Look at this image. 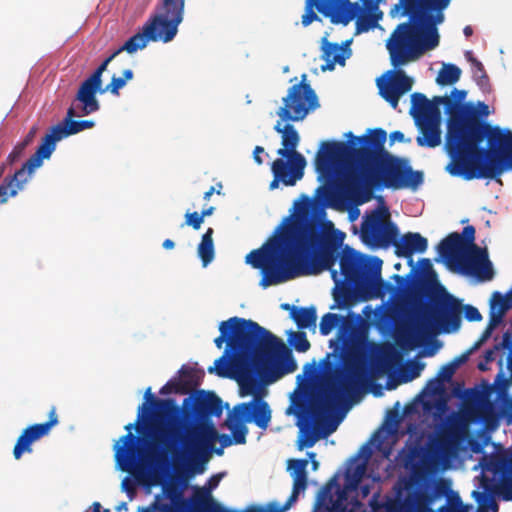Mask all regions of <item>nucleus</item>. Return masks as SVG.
Listing matches in <instances>:
<instances>
[{
    "label": "nucleus",
    "mask_w": 512,
    "mask_h": 512,
    "mask_svg": "<svg viewBox=\"0 0 512 512\" xmlns=\"http://www.w3.org/2000/svg\"><path fill=\"white\" fill-rule=\"evenodd\" d=\"M48 417V421L30 425L22 431L13 448V456L16 460H19L25 453H32V444L47 436L52 427L59 423L56 407L53 406L50 409Z\"/></svg>",
    "instance_id": "obj_20"
},
{
    "label": "nucleus",
    "mask_w": 512,
    "mask_h": 512,
    "mask_svg": "<svg viewBox=\"0 0 512 512\" xmlns=\"http://www.w3.org/2000/svg\"><path fill=\"white\" fill-rule=\"evenodd\" d=\"M134 424L129 423L125 426L128 431L126 435H123L119 441L115 444V458L117 463L121 466L122 470H129L130 467L136 464V442L137 438L131 433V429Z\"/></svg>",
    "instance_id": "obj_26"
},
{
    "label": "nucleus",
    "mask_w": 512,
    "mask_h": 512,
    "mask_svg": "<svg viewBox=\"0 0 512 512\" xmlns=\"http://www.w3.org/2000/svg\"><path fill=\"white\" fill-rule=\"evenodd\" d=\"M228 362L232 365V351L224 350L223 355L215 360L214 367L208 368V372L213 373L216 371L217 375L225 377L227 376L226 366Z\"/></svg>",
    "instance_id": "obj_49"
},
{
    "label": "nucleus",
    "mask_w": 512,
    "mask_h": 512,
    "mask_svg": "<svg viewBox=\"0 0 512 512\" xmlns=\"http://www.w3.org/2000/svg\"><path fill=\"white\" fill-rule=\"evenodd\" d=\"M480 487L483 491L475 490L472 492V497L478 504L477 512H498L499 506L492 494L493 479H489V476L481 474Z\"/></svg>",
    "instance_id": "obj_30"
},
{
    "label": "nucleus",
    "mask_w": 512,
    "mask_h": 512,
    "mask_svg": "<svg viewBox=\"0 0 512 512\" xmlns=\"http://www.w3.org/2000/svg\"><path fill=\"white\" fill-rule=\"evenodd\" d=\"M307 487H304V486H300L297 488L296 485H293V488H292V493L290 495V497L288 498V500L286 501V503L284 505H288V509L290 508L291 504L296 501V499L298 498V495L300 492L304 491Z\"/></svg>",
    "instance_id": "obj_63"
},
{
    "label": "nucleus",
    "mask_w": 512,
    "mask_h": 512,
    "mask_svg": "<svg viewBox=\"0 0 512 512\" xmlns=\"http://www.w3.org/2000/svg\"><path fill=\"white\" fill-rule=\"evenodd\" d=\"M391 244L395 247V254L409 259L410 263L414 253H424L428 248L427 239L416 232L405 233L400 239L396 237Z\"/></svg>",
    "instance_id": "obj_27"
},
{
    "label": "nucleus",
    "mask_w": 512,
    "mask_h": 512,
    "mask_svg": "<svg viewBox=\"0 0 512 512\" xmlns=\"http://www.w3.org/2000/svg\"><path fill=\"white\" fill-rule=\"evenodd\" d=\"M185 0H162L156 13L143 25L142 31L126 41L129 50L144 49L149 41L164 43L174 39L183 21Z\"/></svg>",
    "instance_id": "obj_10"
},
{
    "label": "nucleus",
    "mask_w": 512,
    "mask_h": 512,
    "mask_svg": "<svg viewBox=\"0 0 512 512\" xmlns=\"http://www.w3.org/2000/svg\"><path fill=\"white\" fill-rule=\"evenodd\" d=\"M370 456L371 450L363 446L346 469L344 487L341 488L334 475L319 491L313 512H354L348 508V492L358 489L366 474Z\"/></svg>",
    "instance_id": "obj_9"
},
{
    "label": "nucleus",
    "mask_w": 512,
    "mask_h": 512,
    "mask_svg": "<svg viewBox=\"0 0 512 512\" xmlns=\"http://www.w3.org/2000/svg\"><path fill=\"white\" fill-rule=\"evenodd\" d=\"M451 0H403L407 22L399 24L387 41L391 64L401 66L415 56L439 45L437 25Z\"/></svg>",
    "instance_id": "obj_6"
},
{
    "label": "nucleus",
    "mask_w": 512,
    "mask_h": 512,
    "mask_svg": "<svg viewBox=\"0 0 512 512\" xmlns=\"http://www.w3.org/2000/svg\"><path fill=\"white\" fill-rule=\"evenodd\" d=\"M463 305L448 292H444L434 301L430 314L431 322L444 333L456 332L461 325Z\"/></svg>",
    "instance_id": "obj_18"
},
{
    "label": "nucleus",
    "mask_w": 512,
    "mask_h": 512,
    "mask_svg": "<svg viewBox=\"0 0 512 512\" xmlns=\"http://www.w3.org/2000/svg\"><path fill=\"white\" fill-rule=\"evenodd\" d=\"M339 264L344 281L349 285L356 288L384 285L381 279L382 260L377 257L367 258L346 247L340 256Z\"/></svg>",
    "instance_id": "obj_13"
},
{
    "label": "nucleus",
    "mask_w": 512,
    "mask_h": 512,
    "mask_svg": "<svg viewBox=\"0 0 512 512\" xmlns=\"http://www.w3.org/2000/svg\"><path fill=\"white\" fill-rule=\"evenodd\" d=\"M322 58L326 61V65L322 66V70H333L335 64H345V57L340 51V46L337 43H330L326 39L323 40L322 45Z\"/></svg>",
    "instance_id": "obj_38"
},
{
    "label": "nucleus",
    "mask_w": 512,
    "mask_h": 512,
    "mask_svg": "<svg viewBox=\"0 0 512 512\" xmlns=\"http://www.w3.org/2000/svg\"><path fill=\"white\" fill-rule=\"evenodd\" d=\"M467 355H462L459 358L454 359L453 361L443 365L435 379L429 382L430 389L436 393L440 389H442V385L444 382H448L452 379L457 367L466 361Z\"/></svg>",
    "instance_id": "obj_36"
},
{
    "label": "nucleus",
    "mask_w": 512,
    "mask_h": 512,
    "mask_svg": "<svg viewBox=\"0 0 512 512\" xmlns=\"http://www.w3.org/2000/svg\"><path fill=\"white\" fill-rule=\"evenodd\" d=\"M491 415H492V405L490 403L483 404V405L479 406L476 410V416L480 420L487 421Z\"/></svg>",
    "instance_id": "obj_58"
},
{
    "label": "nucleus",
    "mask_w": 512,
    "mask_h": 512,
    "mask_svg": "<svg viewBox=\"0 0 512 512\" xmlns=\"http://www.w3.org/2000/svg\"><path fill=\"white\" fill-rule=\"evenodd\" d=\"M493 481L492 494H496L504 501H512V475H504Z\"/></svg>",
    "instance_id": "obj_44"
},
{
    "label": "nucleus",
    "mask_w": 512,
    "mask_h": 512,
    "mask_svg": "<svg viewBox=\"0 0 512 512\" xmlns=\"http://www.w3.org/2000/svg\"><path fill=\"white\" fill-rule=\"evenodd\" d=\"M446 171L464 180L497 179L512 170V131L489 122L471 123L469 135L445 147Z\"/></svg>",
    "instance_id": "obj_5"
},
{
    "label": "nucleus",
    "mask_w": 512,
    "mask_h": 512,
    "mask_svg": "<svg viewBox=\"0 0 512 512\" xmlns=\"http://www.w3.org/2000/svg\"><path fill=\"white\" fill-rule=\"evenodd\" d=\"M126 47V42L119 47L116 51H114L110 56H108L96 69L95 71L89 76L90 78H94V80L102 83V74L106 71L109 63L121 52L126 51L127 53H135L136 50H129Z\"/></svg>",
    "instance_id": "obj_47"
},
{
    "label": "nucleus",
    "mask_w": 512,
    "mask_h": 512,
    "mask_svg": "<svg viewBox=\"0 0 512 512\" xmlns=\"http://www.w3.org/2000/svg\"><path fill=\"white\" fill-rule=\"evenodd\" d=\"M462 109L464 110V118L452 119L449 143L454 140H461L463 137L469 135V129L472 122H487L484 118H486L490 113L488 105L484 102H478L477 106L472 103H466Z\"/></svg>",
    "instance_id": "obj_23"
},
{
    "label": "nucleus",
    "mask_w": 512,
    "mask_h": 512,
    "mask_svg": "<svg viewBox=\"0 0 512 512\" xmlns=\"http://www.w3.org/2000/svg\"><path fill=\"white\" fill-rule=\"evenodd\" d=\"M80 115L82 114H78L72 104L67 110L66 117L49 129L36 152L24 163L28 175H32L34 170L42 165L44 159L50 158L58 141L95 126L92 120H73L75 116Z\"/></svg>",
    "instance_id": "obj_12"
},
{
    "label": "nucleus",
    "mask_w": 512,
    "mask_h": 512,
    "mask_svg": "<svg viewBox=\"0 0 512 512\" xmlns=\"http://www.w3.org/2000/svg\"><path fill=\"white\" fill-rule=\"evenodd\" d=\"M178 390H179V388L175 382V379H171L164 386H162L159 393L162 395H167V394H171V393L178 394Z\"/></svg>",
    "instance_id": "obj_60"
},
{
    "label": "nucleus",
    "mask_w": 512,
    "mask_h": 512,
    "mask_svg": "<svg viewBox=\"0 0 512 512\" xmlns=\"http://www.w3.org/2000/svg\"><path fill=\"white\" fill-rule=\"evenodd\" d=\"M421 135L416 142L421 147L435 148L441 143V122L416 123Z\"/></svg>",
    "instance_id": "obj_34"
},
{
    "label": "nucleus",
    "mask_w": 512,
    "mask_h": 512,
    "mask_svg": "<svg viewBox=\"0 0 512 512\" xmlns=\"http://www.w3.org/2000/svg\"><path fill=\"white\" fill-rule=\"evenodd\" d=\"M290 343L298 352H306L310 348V342L307 339L306 333L303 331L294 332Z\"/></svg>",
    "instance_id": "obj_51"
},
{
    "label": "nucleus",
    "mask_w": 512,
    "mask_h": 512,
    "mask_svg": "<svg viewBox=\"0 0 512 512\" xmlns=\"http://www.w3.org/2000/svg\"><path fill=\"white\" fill-rule=\"evenodd\" d=\"M307 459H290L288 460V471L293 478V485L297 488L300 486L307 487Z\"/></svg>",
    "instance_id": "obj_40"
},
{
    "label": "nucleus",
    "mask_w": 512,
    "mask_h": 512,
    "mask_svg": "<svg viewBox=\"0 0 512 512\" xmlns=\"http://www.w3.org/2000/svg\"><path fill=\"white\" fill-rule=\"evenodd\" d=\"M467 92L465 90H459L454 88L451 91V96L448 97L450 104H444L445 112L449 114V118L447 121V133L445 139V147L449 145L450 142V127L452 123V119H462L464 118V110L462 109L466 103H462L466 98Z\"/></svg>",
    "instance_id": "obj_32"
},
{
    "label": "nucleus",
    "mask_w": 512,
    "mask_h": 512,
    "mask_svg": "<svg viewBox=\"0 0 512 512\" xmlns=\"http://www.w3.org/2000/svg\"><path fill=\"white\" fill-rule=\"evenodd\" d=\"M303 81L291 86L288 94L283 98L284 105L279 108L277 115L282 121H301L310 109L318 106V99L310 84Z\"/></svg>",
    "instance_id": "obj_17"
},
{
    "label": "nucleus",
    "mask_w": 512,
    "mask_h": 512,
    "mask_svg": "<svg viewBox=\"0 0 512 512\" xmlns=\"http://www.w3.org/2000/svg\"><path fill=\"white\" fill-rule=\"evenodd\" d=\"M338 331L336 334V338L330 340V347L333 348V352L327 354L326 359L324 360V374H323V382L326 383L327 377L335 376L336 383H339L341 377L345 376L347 372L352 368H357L360 373H362V378L360 379L358 386L365 378V371L358 366L348 367L345 372L337 371L335 373V363L329 361L331 356L335 357V353L339 352L340 356L343 355L345 347L350 343L355 331L356 324L353 319L349 317L341 316V322L338 324Z\"/></svg>",
    "instance_id": "obj_19"
},
{
    "label": "nucleus",
    "mask_w": 512,
    "mask_h": 512,
    "mask_svg": "<svg viewBox=\"0 0 512 512\" xmlns=\"http://www.w3.org/2000/svg\"><path fill=\"white\" fill-rule=\"evenodd\" d=\"M472 505L464 504L457 492L452 491L447 496V503L438 509V512H470Z\"/></svg>",
    "instance_id": "obj_43"
},
{
    "label": "nucleus",
    "mask_w": 512,
    "mask_h": 512,
    "mask_svg": "<svg viewBox=\"0 0 512 512\" xmlns=\"http://www.w3.org/2000/svg\"><path fill=\"white\" fill-rule=\"evenodd\" d=\"M271 170L273 173V180L269 185L271 190L278 188L280 182L285 186H294L304 176V168L286 163L282 158L272 162Z\"/></svg>",
    "instance_id": "obj_25"
},
{
    "label": "nucleus",
    "mask_w": 512,
    "mask_h": 512,
    "mask_svg": "<svg viewBox=\"0 0 512 512\" xmlns=\"http://www.w3.org/2000/svg\"><path fill=\"white\" fill-rule=\"evenodd\" d=\"M31 176L28 175L27 167L23 164L12 177L5 178L0 185V204L7 202L9 197H14Z\"/></svg>",
    "instance_id": "obj_31"
},
{
    "label": "nucleus",
    "mask_w": 512,
    "mask_h": 512,
    "mask_svg": "<svg viewBox=\"0 0 512 512\" xmlns=\"http://www.w3.org/2000/svg\"><path fill=\"white\" fill-rule=\"evenodd\" d=\"M102 83L94 80V78L88 77L85 79L76 94L75 101H78L82 104L81 114L89 115L100 109L99 101L96 98V94L98 91H102L101 89Z\"/></svg>",
    "instance_id": "obj_28"
},
{
    "label": "nucleus",
    "mask_w": 512,
    "mask_h": 512,
    "mask_svg": "<svg viewBox=\"0 0 512 512\" xmlns=\"http://www.w3.org/2000/svg\"><path fill=\"white\" fill-rule=\"evenodd\" d=\"M203 223V216L198 212H187L185 214V225L191 226L193 229L198 230Z\"/></svg>",
    "instance_id": "obj_53"
},
{
    "label": "nucleus",
    "mask_w": 512,
    "mask_h": 512,
    "mask_svg": "<svg viewBox=\"0 0 512 512\" xmlns=\"http://www.w3.org/2000/svg\"><path fill=\"white\" fill-rule=\"evenodd\" d=\"M461 76V69L455 64H443L438 72L436 82L438 85L446 86L453 85L459 81Z\"/></svg>",
    "instance_id": "obj_42"
},
{
    "label": "nucleus",
    "mask_w": 512,
    "mask_h": 512,
    "mask_svg": "<svg viewBox=\"0 0 512 512\" xmlns=\"http://www.w3.org/2000/svg\"><path fill=\"white\" fill-rule=\"evenodd\" d=\"M133 76L134 73L131 69L124 70L122 77L113 76L111 82L106 85L101 93L110 92L112 95L119 96V90L126 85L127 81L132 80Z\"/></svg>",
    "instance_id": "obj_45"
},
{
    "label": "nucleus",
    "mask_w": 512,
    "mask_h": 512,
    "mask_svg": "<svg viewBox=\"0 0 512 512\" xmlns=\"http://www.w3.org/2000/svg\"><path fill=\"white\" fill-rule=\"evenodd\" d=\"M429 100L424 94L415 92L411 95V109L410 114L415 118L421 111L428 105Z\"/></svg>",
    "instance_id": "obj_50"
},
{
    "label": "nucleus",
    "mask_w": 512,
    "mask_h": 512,
    "mask_svg": "<svg viewBox=\"0 0 512 512\" xmlns=\"http://www.w3.org/2000/svg\"><path fill=\"white\" fill-rule=\"evenodd\" d=\"M340 322L341 315L335 313H326L322 316L319 324L320 333L324 336L329 335Z\"/></svg>",
    "instance_id": "obj_48"
},
{
    "label": "nucleus",
    "mask_w": 512,
    "mask_h": 512,
    "mask_svg": "<svg viewBox=\"0 0 512 512\" xmlns=\"http://www.w3.org/2000/svg\"><path fill=\"white\" fill-rule=\"evenodd\" d=\"M314 6L320 13L329 16L331 21L335 23V0H307L305 13L302 15L303 26H308L318 19L317 14L313 11Z\"/></svg>",
    "instance_id": "obj_33"
},
{
    "label": "nucleus",
    "mask_w": 512,
    "mask_h": 512,
    "mask_svg": "<svg viewBox=\"0 0 512 512\" xmlns=\"http://www.w3.org/2000/svg\"><path fill=\"white\" fill-rule=\"evenodd\" d=\"M291 318L299 329L315 328L317 321V311L314 306L292 307Z\"/></svg>",
    "instance_id": "obj_37"
},
{
    "label": "nucleus",
    "mask_w": 512,
    "mask_h": 512,
    "mask_svg": "<svg viewBox=\"0 0 512 512\" xmlns=\"http://www.w3.org/2000/svg\"><path fill=\"white\" fill-rule=\"evenodd\" d=\"M138 409L136 425L145 421L152 439L172 457L175 467L183 464L188 472L201 474L208 453L218 437L213 425L196 427L191 434L181 431L182 410L173 399H158L151 388ZM139 429V426H136Z\"/></svg>",
    "instance_id": "obj_4"
},
{
    "label": "nucleus",
    "mask_w": 512,
    "mask_h": 512,
    "mask_svg": "<svg viewBox=\"0 0 512 512\" xmlns=\"http://www.w3.org/2000/svg\"><path fill=\"white\" fill-rule=\"evenodd\" d=\"M360 232L365 244L377 247H387L398 237L397 226L390 221L386 207L374 209L367 214L363 218Z\"/></svg>",
    "instance_id": "obj_16"
},
{
    "label": "nucleus",
    "mask_w": 512,
    "mask_h": 512,
    "mask_svg": "<svg viewBox=\"0 0 512 512\" xmlns=\"http://www.w3.org/2000/svg\"><path fill=\"white\" fill-rule=\"evenodd\" d=\"M480 466L482 467V474L488 476L487 473H491L492 476L489 479H493V481H497L504 475H510L511 472V461L505 454L484 455L480 461Z\"/></svg>",
    "instance_id": "obj_29"
},
{
    "label": "nucleus",
    "mask_w": 512,
    "mask_h": 512,
    "mask_svg": "<svg viewBox=\"0 0 512 512\" xmlns=\"http://www.w3.org/2000/svg\"><path fill=\"white\" fill-rule=\"evenodd\" d=\"M346 136L351 139L349 143L323 142L315 164L318 171L324 172L336 159L351 160L355 167L348 173L345 187L358 204L368 202L374 189H415L423 182L421 171H413L405 159L385 150L387 133L384 129H368L360 137L348 132Z\"/></svg>",
    "instance_id": "obj_2"
},
{
    "label": "nucleus",
    "mask_w": 512,
    "mask_h": 512,
    "mask_svg": "<svg viewBox=\"0 0 512 512\" xmlns=\"http://www.w3.org/2000/svg\"><path fill=\"white\" fill-rule=\"evenodd\" d=\"M389 73L390 76L387 80L384 82L378 81V88L380 95L393 109H396L400 97L412 89L413 80L401 69L390 71Z\"/></svg>",
    "instance_id": "obj_22"
},
{
    "label": "nucleus",
    "mask_w": 512,
    "mask_h": 512,
    "mask_svg": "<svg viewBox=\"0 0 512 512\" xmlns=\"http://www.w3.org/2000/svg\"><path fill=\"white\" fill-rule=\"evenodd\" d=\"M26 147H24V145H22L21 143L17 144L13 150L11 151V153L8 155L7 157V163L8 164H13L15 163L21 156H22V153L24 152Z\"/></svg>",
    "instance_id": "obj_59"
},
{
    "label": "nucleus",
    "mask_w": 512,
    "mask_h": 512,
    "mask_svg": "<svg viewBox=\"0 0 512 512\" xmlns=\"http://www.w3.org/2000/svg\"><path fill=\"white\" fill-rule=\"evenodd\" d=\"M295 208L296 214L287 217L279 227V236L247 254L246 263L261 270L263 288L325 270L331 271L332 279L339 285L337 271L332 268L341 240L335 237L333 223L321 222L323 209L307 196Z\"/></svg>",
    "instance_id": "obj_1"
},
{
    "label": "nucleus",
    "mask_w": 512,
    "mask_h": 512,
    "mask_svg": "<svg viewBox=\"0 0 512 512\" xmlns=\"http://www.w3.org/2000/svg\"><path fill=\"white\" fill-rule=\"evenodd\" d=\"M172 512L173 506L169 503H163L158 501V497L156 500L147 508L143 510V512Z\"/></svg>",
    "instance_id": "obj_54"
},
{
    "label": "nucleus",
    "mask_w": 512,
    "mask_h": 512,
    "mask_svg": "<svg viewBox=\"0 0 512 512\" xmlns=\"http://www.w3.org/2000/svg\"><path fill=\"white\" fill-rule=\"evenodd\" d=\"M179 378H174L179 388L178 394H191L192 391L198 386V381L192 369L182 367L179 371Z\"/></svg>",
    "instance_id": "obj_41"
},
{
    "label": "nucleus",
    "mask_w": 512,
    "mask_h": 512,
    "mask_svg": "<svg viewBox=\"0 0 512 512\" xmlns=\"http://www.w3.org/2000/svg\"><path fill=\"white\" fill-rule=\"evenodd\" d=\"M307 487H304V486H300L297 488L296 485H293V488H292V493L290 495V497L288 498V500L286 501V503L284 505H288V509L290 508L291 504L296 501V499L298 498V495L300 492L304 491Z\"/></svg>",
    "instance_id": "obj_62"
},
{
    "label": "nucleus",
    "mask_w": 512,
    "mask_h": 512,
    "mask_svg": "<svg viewBox=\"0 0 512 512\" xmlns=\"http://www.w3.org/2000/svg\"><path fill=\"white\" fill-rule=\"evenodd\" d=\"M274 130L281 134L282 139V148L277 150V154L282 159L286 158V163L305 169L306 159L296 150L300 142V136L295 127L289 123L282 125L281 121H278L274 126Z\"/></svg>",
    "instance_id": "obj_21"
},
{
    "label": "nucleus",
    "mask_w": 512,
    "mask_h": 512,
    "mask_svg": "<svg viewBox=\"0 0 512 512\" xmlns=\"http://www.w3.org/2000/svg\"><path fill=\"white\" fill-rule=\"evenodd\" d=\"M485 78L475 77L474 80L476 81L477 85L483 90L488 91L490 89V83H489V77L486 74H484Z\"/></svg>",
    "instance_id": "obj_64"
},
{
    "label": "nucleus",
    "mask_w": 512,
    "mask_h": 512,
    "mask_svg": "<svg viewBox=\"0 0 512 512\" xmlns=\"http://www.w3.org/2000/svg\"><path fill=\"white\" fill-rule=\"evenodd\" d=\"M271 421V409L260 396L245 403L234 406L226 421L236 444H245L248 429L246 423H255L261 429H266Z\"/></svg>",
    "instance_id": "obj_14"
},
{
    "label": "nucleus",
    "mask_w": 512,
    "mask_h": 512,
    "mask_svg": "<svg viewBox=\"0 0 512 512\" xmlns=\"http://www.w3.org/2000/svg\"><path fill=\"white\" fill-rule=\"evenodd\" d=\"M472 67H473V78L480 77L484 78V74H486V71L484 69L483 64L478 59L472 60Z\"/></svg>",
    "instance_id": "obj_61"
},
{
    "label": "nucleus",
    "mask_w": 512,
    "mask_h": 512,
    "mask_svg": "<svg viewBox=\"0 0 512 512\" xmlns=\"http://www.w3.org/2000/svg\"><path fill=\"white\" fill-rule=\"evenodd\" d=\"M334 300L339 307H347L351 299V293L347 289H342L339 292H334Z\"/></svg>",
    "instance_id": "obj_55"
},
{
    "label": "nucleus",
    "mask_w": 512,
    "mask_h": 512,
    "mask_svg": "<svg viewBox=\"0 0 512 512\" xmlns=\"http://www.w3.org/2000/svg\"><path fill=\"white\" fill-rule=\"evenodd\" d=\"M387 512H416L414 507H411L406 502V497L403 500H395L386 506Z\"/></svg>",
    "instance_id": "obj_52"
},
{
    "label": "nucleus",
    "mask_w": 512,
    "mask_h": 512,
    "mask_svg": "<svg viewBox=\"0 0 512 512\" xmlns=\"http://www.w3.org/2000/svg\"><path fill=\"white\" fill-rule=\"evenodd\" d=\"M465 442H468L472 452L476 454L483 452L485 444L470 437V419L467 415L453 413L448 416L435 441L439 458L445 461L456 458L464 449Z\"/></svg>",
    "instance_id": "obj_11"
},
{
    "label": "nucleus",
    "mask_w": 512,
    "mask_h": 512,
    "mask_svg": "<svg viewBox=\"0 0 512 512\" xmlns=\"http://www.w3.org/2000/svg\"><path fill=\"white\" fill-rule=\"evenodd\" d=\"M440 104H450L448 96H435L419 115H415L416 123L441 122Z\"/></svg>",
    "instance_id": "obj_35"
},
{
    "label": "nucleus",
    "mask_w": 512,
    "mask_h": 512,
    "mask_svg": "<svg viewBox=\"0 0 512 512\" xmlns=\"http://www.w3.org/2000/svg\"><path fill=\"white\" fill-rule=\"evenodd\" d=\"M451 492L450 483L445 479H439L433 491L415 490L408 492L405 497L407 504L414 507L416 512H434L431 508L432 503L439 497H447Z\"/></svg>",
    "instance_id": "obj_24"
},
{
    "label": "nucleus",
    "mask_w": 512,
    "mask_h": 512,
    "mask_svg": "<svg viewBox=\"0 0 512 512\" xmlns=\"http://www.w3.org/2000/svg\"><path fill=\"white\" fill-rule=\"evenodd\" d=\"M439 255L464 274L473 275L480 281H490L494 270L486 249L475 244V228L468 225L462 234L450 233L437 246Z\"/></svg>",
    "instance_id": "obj_8"
},
{
    "label": "nucleus",
    "mask_w": 512,
    "mask_h": 512,
    "mask_svg": "<svg viewBox=\"0 0 512 512\" xmlns=\"http://www.w3.org/2000/svg\"><path fill=\"white\" fill-rule=\"evenodd\" d=\"M382 17V12L363 13L356 20V29L358 33L367 32L377 26Z\"/></svg>",
    "instance_id": "obj_46"
},
{
    "label": "nucleus",
    "mask_w": 512,
    "mask_h": 512,
    "mask_svg": "<svg viewBox=\"0 0 512 512\" xmlns=\"http://www.w3.org/2000/svg\"><path fill=\"white\" fill-rule=\"evenodd\" d=\"M362 378V373L357 368L350 369L347 374L341 377L339 383H336L335 376L327 377L319 395L311 397L308 402L304 399L294 401L295 414L299 418H304L308 424L306 428H301V436L298 441V448H310L319 439L312 428V422H320L328 417L337 404L346 397L351 396L357 389L358 383Z\"/></svg>",
    "instance_id": "obj_7"
},
{
    "label": "nucleus",
    "mask_w": 512,
    "mask_h": 512,
    "mask_svg": "<svg viewBox=\"0 0 512 512\" xmlns=\"http://www.w3.org/2000/svg\"><path fill=\"white\" fill-rule=\"evenodd\" d=\"M213 228H208L202 235L201 241L198 245V256L202 261L203 267L210 264L215 256L214 243H213Z\"/></svg>",
    "instance_id": "obj_39"
},
{
    "label": "nucleus",
    "mask_w": 512,
    "mask_h": 512,
    "mask_svg": "<svg viewBox=\"0 0 512 512\" xmlns=\"http://www.w3.org/2000/svg\"><path fill=\"white\" fill-rule=\"evenodd\" d=\"M220 335L214 339L217 348L232 351V367L241 379V394L254 392V369L269 370L277 381L297 369L291 350L285 343L257 322L231 317L219 324Z\"/></svg>",
    "instance_id": "obj_3"
},
{
    "label": "nucleus",
    "mask_w": 512,
    "mask_h": 512,
    "mask_svg": "<svg viewBox=\"0 0 512 512\" xmlns=\"http://www.w3.org/2000/svg\"><path fill=\"white\" fill-rule=\"evenodd\" d=\"M181 431L183 434H191L196 427L209 424H196L206 421L210 417H219L223 412L222 400L211 391L198 390L183 400Z\"/></svg>",
    "instance_id": "obj_15"
},
{
    "label": "nucleus",
    "mask_w": 512,
    "mask_h": 512,
    "mask_svg": "<svg viewBox=\"0 0 512 512\" xmlns=\"http://www.w3.org/2000/svg\"><path fill=\"white\" fill-rule=\"evenodd\" d=\"M463 310H464L465 318L468 321L476 322V321H480L482 319L481 313L474 306L465 305V306H463Z\"/></svg>",
    "instance_id": "obj_56"
},
{
    "label": "nucleus",
    "mask_w": 512,
    "mask_h": 512,
    "mask_svg": "<svg viewBox=\"0 0 512 512\" xmlns=\"http://www.w3.org/2000/svg\"><path fill=\"white\" fill-rule=\"evenodd\" d=\"M505 314L490 310L489 311V322L487 327L494 330L501 322Z\"/></svg>",
    "instance_id": "obj_57"
}]
</instances>
